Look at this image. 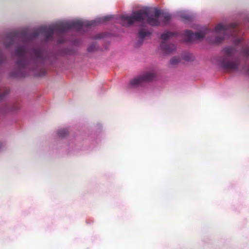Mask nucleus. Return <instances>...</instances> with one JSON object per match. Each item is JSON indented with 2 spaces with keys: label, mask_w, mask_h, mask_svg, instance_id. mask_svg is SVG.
<instances>
[{
  "label": "nucleus",
  "mask_w": 249,
  "mask_h": 249,
  "mask_svg": "<svg viewBox=\"0 0 249 249\" xmlns=\"http://www.w3.org/2000/svg\"><path fill=\"white\" fill-rule=\"evenodd\" d=\"M165 18H166L167 19H169L170 18L169 16H167V17H166Z\"/></svg>",
  "instance_id": "f8f14e48"
},
{
  "label": "nucleus",
  "mask_w": 249,
  "mask_h": 249,
  "mask_svg": "<svg viewBox=\"0 0 249 249\" xmlns=\"http://www.w3.org/2000/svg\"><path fill=\"white\" fill-rule=\"evenodd\" d=\"M171 34L169 33L163 34L161 35V38L163 40L167 39L171 36Z\"/></svg>",
  "instance_id": "1a4fd4ad"
},
{
  "label": "nucleus",
  "mask_w": 249,
  "mask_h": 249,
  "mask_svg": "<svg viewBox=\"0 0 249 249\" xmlns=\"http://www.w3.org/2000/svg\"><path fill=\"white\" fill-rule=\"evenodd\" d=\"M182 58L186 61H191L193 60L194 57L191 54L187 53L183 55Z\"/></svg>",
  "instance_id": "0eeeda50"
},
{
  "label": "nucleus",
  "mask_w": 249,
  "mask_h": 249,
  "mask_svg": "<svg viewBox=\"0 0 249 249\" xmlns=\"http://www.w3.org/2000/svg\"><path fill=\"white\" fill-rule=\"evenodd\" d=\"M159 18H162V17H159V11L157 10L155 12V18L149 17L147 22L152 26L158 25L159 24V22L157 19Z\"/></svg>",
  "instance_id": "20e7f679"
},
{
  "label": "nucleus",
  "mask_w": 249,
  "mask_h": 249,
  "mask_svg": "<svg viewBox=\"0 0 249 249\" xmlns=\"http://www.w3.org/2000/svg\"><path fill=\"white\" fill-rule=\"evenodd\" d=\"M206 33L204 32L196 33L195 34L191 33V37L196 39H200L204 37Z\"/></svg>",
  "instance_id": "423d86ee"
},
{
  "label": "nucleus",
  "mask_w": 249,
  "mask_h": 249,
  "mask_svg": "<svg viewBox=\"0 0 249 249\" xmlns=\"http://www.w3.org/2000/svg\"><path fill=\"white\" fill-rule=\"evenodd\" d=\"M161 48L164 52L165 53H168L174 51L176 49V47L172 44H167L163 43L161 45Z\"/></svg>",
  "instance_id": "7ed1b4c3"
},
{
  "label": "nucleus",
  "mask_w": 249,
  "mask_h": 249,
  "mask_svg": "<svg viewBox=\"0 0 249 249\" xmlns=\"http://www.w3.org/2000/svg\"><path fill=\"white\" fill-rule=\"evenodd\" d=\"M222 39H223V38H221L220 39H217V40H216V42H219V41H220L221 40H222Z\"/></svg>",
  "instance_id": "9b49d317"
},
{
  "label": "nucleus",
  "mask_w": 249,
  "mask_h": 249,
  "mask_svg": "<svg viewBox=\"0 0 249 249\" xmlns=\"http://www.w3.org/2000/svg\"><path fill=\"white\" fill-rule=\"evenodd\" d=\"M226 30V27L222 24H218L214 28V31L216 34L223 33Z\"/></svg>",
  "instance_id": "39448f33"
},
{
  "label": "nucleus",
  "mask_w": 249,
  "mask_h": 249,
  "mask_svg": "<svg viewBox=\"0 0 249 249\" xmlns=\"http://www.w3.org/2000/svg\"><path fill=\"white\" fill-rule=\"evenodd\" d=\"M230 67L231 68L234 69L236 68V66L235 64H233V63H231V65L230 66Z\"/></svg>",
  "instance_id": "9d476101"
},
{
  "label": "nucleus",
  "mask_w": 249,
  "mask_h": 249,
  "mask_svg": "<svg viewBox=\"0 0 249 249\" xmlns=\"http://www.w3.org/2000/svg\"><path fill=\"white\" fill-rule=\"evenodd\" d=\"M147 17V13L144 11L134 13L132 16L124 15L122 17L123 24L127 26L132 24L135 21L140 20Z\"/></svg>",
  "instance_id": "f257e3e1"
},
{
  "label": "nucleus",
  "mask_w": 249,
  "mask_h": 249,
  "mask_svg": "<svg viewBox=\"0 0 249 249\" xmlns=\"http://www.w3.org/2000/svg\"><path fill=\"white\" fill-rule=\"evenodd\" d=\"M156 77V74L154 72H146L134 78L131 81V84L132 85H141L144 82L153 81Z\"/></svg>",
  "instance_id": "f03ea898"
},
{
  "label": "nucleus",
  "mask_w": 249,
  "mask_h": 249,
  "mask_svg": "<svg viewBox=\"0 0 249 249\" xmlns=\"http://www.w3.org/2000/svg\"><path fill=\"white\" fill-rule=\"evenodd\" d=\"M180 61H181V59L179 57L175 56V57H173L170 60V63L172 65H175L178 64V63H179L180 62Z\"/></svg>",
  "instance_id": "6e6552de"
}]
</instances>
